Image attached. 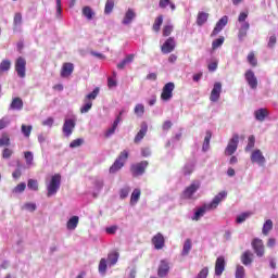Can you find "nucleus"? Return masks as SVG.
<instances>
[{
    "instance_id": "1",
    "label": "nucleus",
    "mask_w": 278,
    "mask_h": 278,
    "mask_svg": "<svg viewBox=\"0 0 278 278\" xmlns=\"http://www.w3.org/2000/svg\"><path fill=\"white\" fill-rule=\"evenodd\" d=\"M224 199H227L226 191H222L218 194H216L210 203H204L203 205L199 206L195 210L193 216L191 217L192 220H201V218H203V216H205L207 212H212V210H216V207L220 205V202Z\"/></svg>"
},
{
    "instance_id": "2",
    "label": "nucleus",
    "mask_w": 278,
    "mask_h": 278,
    "mask_svg": "<svg viewBox=\"0 0 278 278\" xmlns=\"http://www.w3.org/2000/svg\"><path fill=\"white\" fill-rule=\"evenodd\" d=\"M247 18H249L248 11L241 12L238 16V23H240L238 38H239L240 42H242V40H244V38H247V34H248L249 29L251 28V24H249V22H247Z\"/></svg>"
},
{
    "instance_id": "3",
    "label": "nucleus",
    "mask_w": 278,
    "mask_h": 278,
    "mask_svg": "<svg viewBox=\"0 0 278 278\" xmlns=\"http://www.w3.org/2000/svg\"><path fill=\"white\" fill-rule=\"evenodd\" d=\"M47 186V197H54V194H58V191L60 190V186H62V175L54 174L50 181L46 184Z\"/></svg>"
},
{
    "instance_id": "4",
    "label": "nucleus",
    "mask_w": 278,
    "mask_h": 278,
    "mask_svg": "<svg viewBox=\"0 0 278 278\" xmlns=\"http://www.w3.org/2000/svg\"><path fill=\"white\" fill-rule=\"evenodd\" d=\"M127 157H129V152L127 150L122 151L113 165L110 167L109 173H111V175H114V173H118V170H121V168L125 166Z\"/></svg>"
},
{
    "instance_id": "5",
    "label": "nucleus",
    "mask_w": 278,
    "mask_h": 278,
    "mask_svg": "<svg viewBox=\"0 0 278 278\" xmlns=\"http://www.w3.org/2000/svg\"><path fill=\"white\" fill-rule=\"evenodd\" d=\"M15 72L21 79H25L27 75V61L25 58L20 56L15 61Z\"/></svg>"
},
{
    "instance_id": "6",
    "label": "nucleus",
    "mask_w": 278,
    "mask_h": 278,
    "mask_svg": "<svg viewBox=\"0 0 278 278\" xmlns=\"http://www.w3.org/2000/svg\"><path fill=\"white\" fill-rule=\"evenodd\" d=\"M240 143V136L238 134L232 135L225 149V155H233L238 151V144Z\"/></svg>"
},
{
    "instance_id": "7",
    "label": "nucleus",
    "mask_w": 278,
    "mask_h": 278,
    "mask_svg": "<svg viewBox=\"0 0 278 278\" xmlns=\"http://www.w3.org/2000/svg\"><path fill=\"white\" fill-rule=\"evenodd\" d=\"M201 188V182L198 180H194L193 182H191L190 186H188L184 192H182V199H194V194H197V192L199 191V189Z\"/></svg>"
},
{
    "instance_id": "8",
    "label": "nucleus",
    "mask_w": 278,
    "mask_h": 278,
    "mask_svg": "<svg viewBox=\"0 0 278 278\" xmlns=\"http://www.w3.org/2000/svg\"><path fill=\"white\" fill-rule=\"evenodd\" d=\"M77 125V119L75 118H65L62 132L65 136V138H71L73 136V131L75 130V127Z\"/></svg>"
},
{
    "instance_id": "9",
    "label": "nucleus",
    "mask_w": 278,
    "mask_h": 278,
    "mask_svg": "<svg viewBox=\"0 0 278 278\" xmlns=\"http://www.w3.org/2000/svg\"><path fill=\"white\" fill-rule=\"evenodd\" d=\"M147 166H149V162L147 161H141L140 163L131 165L130 172L132 177H141V175H144V170H147Z\"/></svg>"
},
{
    "instance_id": "10",
    "label": "nucleus",
    "mask_w": 278,
    "mask_h": 278,
    "mask_svg": "<svg viewBox=\"0 0 278 278\" xmlns=\"http://www.w3.org/2000/svg\"><path fill=\"white\" fill-rule=\"evenodd\" d=\"M250 160L252 164H257L258 166H264V164H266V157L260 149H256L251 153Z\"/></svg>"
},
{
    "instance_id": "11",
    "label": "nucleus",
    "mask_w": 278,
    "mask_h": 278,
    "mask_svg": "<svg viewBox=\"0 0 278 278\" xmlns=\"http://www.w3.org/2000/svg\"><path fill=\"white\" fill-rule=\"evenodd\" d=\"M173 90H175V83H167L163 87L161 99L163 101H170L173 99Z\"/></svg>"
},
{
    "instance_id": "12",
    "label": "nucleus",
    "mask_w": 278,
    "mask_h": 278,
    "mask_svg": "<svg viewBox=\"0 0 278 278\" xmlns=\"http://www.w3.org/2000/svg\"><path fill=\"white\" fill-rule=\"evenodd\" d=\"M227 23H229V17L227 15H224L215 25L211 36L214 38V36H218L220 34L222 29H225L227 27Z\"/></svg>"
},
{
    "instance_id": "13",
    "label": "nucleus",
    "mask_w": 278,
    "mask_h": 278,
    "mask_svg": "<svg viewBox=\"0 0 278 278\" xmlns=\"http://www.w3.org/2000/svg\"><path fill=\"white\" fill-rule=\"evenodd\" d=\"M220 92H223V84L215 83L211 91L210 101H212V103H216L218 99H220Z\"/></svg>"
},
{
    "instance_id": "14",
    "label": "nucleus",
    "mask_w": 278,
    "mask_h": 278,
    "mask_svg": "<svg viewBox=\"0 0 278 278\" xmlns=\"http://www.w3.org/2000/svg\"><path fill=\"white\" fill-rule=\"evenodd\" d=\"M147 131H149V125L147 124V122H142L140 125V129L134 139L135 144H139V142H142V140H144V136H147Z\"/></svg>"
},
{
    "instance_id": "15",
    "label": "nucleus",
    "mask_w": 278,
    "mask_h": 278,
    "mask_svg": "<svg viewBox=\"0 0 278 278\" xmlns=\"http://www.w3.org/2000/svg\"><path fill=\"white\" fill-rule=\"evenodd\" d=\"M175 47H177V43L175 42V38L169 37L161 47V51L164 54L173 53V51H175Z\"/></svg>"
},
{
    "instance_id": "16",
    "label": "nucleus",
    "mask_w": 278,
    "mask_h": 278,
    "mask_svg": "<svg viewBox=\"0 0 278 278\" xmlns=\"http://www.w3.org/2000/svg\"><path fill=\"white\" fill-rule=\"evenodd\" d=\"M245 81H248V86H250L252 90H257V77H255L253 70L245 72Z\"/></svg>"
},
{
    "instance_id": "17",
    "label": "nucleus",
    "mask_w": 278,
    "mask_h": 278,
    "mask_svg": "<svg viewBox=\"0 0 278 278\" xmlns=\"http://www.w3.org/2000/svg\"><path fill=\"white\" fill-rule=\"evenodd\" d=\"M252 249H254V252L257 255V257H264V241H262V239H253Z\"/></svg>"
},
{
    "instance_id": "18",
    "label": "nucleus",
    "mask_w": 278,
    "mask_h": 278,
    "mask_svg": "<svg viewBox=\"0 0 278 278\" xmlns=\"http://www.w3.org/2000/svg\"><path fill=\"white\" fill-rule=\"evenodd\" d=\"M169 270H170V265L168 264V261L162 260L157 268V276L160 278H164L168 275Z\"/></svg>"
},
{
    "instance_id": "19",
    "label": "nucleus",
    "mask_w": 278,
    "mask_h": 278,
    "mask_svg": "<svg viewBox=\"0 0 278 278\" xmlns=\"http://www.w3.org/2000/svg\"><path fill=\"white\" fill-rule=\"evenodd\" d=\"M75 71V65L73 63H64L61 68V77L66 78L73 75Z\"/></svg>"
},
{
    "instance_id": "20",
    "label": "nucleus",
    "mask_w": 278,
    "mask_h": 278,
    "mask_svg": "<svg viewBox=\"0 0 278 278\" xmlns=\"http://www.w3.org/2000/svg\"><path fill=\"white\" fill-rule=\"evenodd\" d=\"M225 273V256H219L215 263V275L220 277Z\"/></svg>"
},
{
    "instance_id": "21",
    "label": "nucleus",
    "mask_w": 278,
    "mask_h": 278,
    "mask_svg": "<svg viewBox=\"0 0 278 278\" xmlns=\"http://www.w3.org/2000/svg\"><path fill=\"white\" fill-rule=\"evenodd\" d=\"M135 20H136V11H134V9H128L124 15L122 25H131V23H134Z\"/></svg>"
},
{
    "instance_id": "22",
    "label": "nucleus",
    "mask_w": 278,
    "mask_h": 278,
    "mask_svg": "<svg viewBox=\"0 0 278 278\" xmlns=\"http://www.w3.org/2000/svg\"><path fill=\"white\" fill-rule=\"evenodd\" d=\"M152 244H154V249H156V251H160L161 249H164V236L160 232L156 233L152 238Z\"/></svg>"
},
{
    "instance_id": "23",
    "label": "nucleus",
    "mask_w": 278,
    "mask_h": 278,
    "mask_svg": "<svg viewBox=\"0 0 278 278\" xmlns=\"http://www.w3.org/2000/svg\"><path fill=\"white\" fill-rule=\"evenodd\" d=\"M241 263L243 266H251V264H253V254L251 251L247 250L242 253Z\"/></svg>"
},
{
    "instance_id": "24",
    "label": "nucleus",
    "mask_w": 278,
    "mask_h": 278,
    "mask_svg": "<svg viewBox=\"0 0 278 278\" xmlns=\"http://www.w3.org/2000/svg\"><path fill=\"white\" fill-rule=\"evenodd\" d=\"M268 114H269L268 110H266V109H258V110L254 111V117L260 123H264V121H266Z\"/></svg>"
},
{
    "instance_id": "25",
    "label": "nucleus",
    "mask_w": 278,
    "mask_h": 278,
    "mask_svg": "<svg viewBox=\"0 0 278 278\" xmlns=\"http://www.w3.org/2000/svg\"><path fill=\"white\" fill-rule=\"evenodd\" d=\"M136 55L134 54H127L125 56L124 60H122L118 64H117V68L119 71H123V68H125V66H129V64H131L135 60Z\"/></svg>"
},
{
    "instance_id": "26",
    "label": "nucleus",
    "mask_w": 278,
    "mask_h": 278,
    "mask_svg": "<svg viewBox=\"0 0 278 278\" xmlns=\"http://www.w3.org/2000/svg\"><path fill=\"white\" fill-rule=\"evenodd\" d=\"M9 110L21 112V110H23V99H21V98H13L12 102H11V104L9 106Z\"/></svg>"
},
{
    "instance_id": "27",
    "label": "nucleus",
    "mask_w": 278,
    "mask_h": 278,
    "mask_svg": "<svg viewBox=\"0 0 278 278\" xmlns=\"http://www.w3.org/2000/svg\"><path fill=\"white\" fill-rule=\"evenodd\" d=\"M79 225V216H72L66 223V229L68 231H75Z\"/></svg>"
},
{
    "instance_id": "28",
    "label": "nucleus",
    "mask_w": 278,
    "mask_h": 278,
    "mask_svg": "<svg viewBox=\"0 0 278 278\" xmlns=\"http://www.w3.org/2000/svg\"><path fill=\"white\" fill-rule=\"evenodd\" d=\"M140 194H142V191L139 188L134 189L131 195H130V205H137L140 201Z\"/></svg>"
},
{
    "instance_id": "29",
    "label": "nucleus",
    "mask_w": 278,
    "mask_h": 278,
    "mask_svg": "<svg viewBox=\"0 0 278 278\" xmlns=\"http://www.w3.org/2000/svg\"><path fill=\"white\" fill-rule=\"evenodd\" d=\"M207 18H210V14H207L205 12H199L198 17H197V25L199 27H203V25H205V23H207Z\"/></svg>"
},
{
    "instance_id": "30",
    "label": "nucleus",
    "mask_w": 278,
    "mask_h": 278,
    "mask_svg": "<svg viewBox=\"0 0 278 278\" xmlns=\"http://www.w3.org/2000/svg\"><path fill=\"white\" fill-rule=\"evenodd\" d=\"M103 186H104V182H103V178H94L93 180V189H94V197H97V194L103 190Z\"/></svg>"
},
{
    "instance_id": "31",
    "label": "nucleus",
    "mask_w": 278,
    "mask_h": 278,
    "mask_svg": "<svg viewBox=\"0 0 278 278\" xmlns=\"http://www.w3.org/2000/svg\"><path fill=\"white\" fill-rule=\"evenodd\" d=\"M212 140V131L207 130L204 137V142L202 146V151L205 153L210 151V141Z\"/></svg>"
},
{
    "instance_id": "32",
    "label": "nucleus",
    "mask_w": 278,
    "mask_h": 278,
    "mask_svg": "<svg viewBox=\"0 0 278 278\" xmlns=\"http://www.w3.org/2000/svg\"><path fill=\"white\" fill-rule=\"evenodd\" d=\"M270 231H273V219H267L263 225L262 233L263 236H268Z\"/></svg>"
},
{
    "instance_id": "33",
    "label": "nucleus",
    "mask_w": 278,
    "mask_h": 278,
    "mask_svg": "<svg viewBox=\"0 0 278 278\" xmlns=\"http://www.w3.org/2000/svg\"><path fill=\"white\" fill-rule=\"evenodd\" d=\"M98 270L102 277H105V273H108V261L105 258H101Z\"/></svg>"
},
{
    "instance_id": "34",
    "label": "nucleus",
    "mask_w": 278,
    "mask_h": 278,
    "mask_svg": "<svg viewBox=\"0 0 278 278\" xmlns=\"http://www.w3.org/2000/svg\"><path fill=\"white\" fill-rule=\"evenodd\" d=\"M83 16H85V18H87V21H92L93 16H94V11H92V8H90V7H84L83 8Z\"/></svg>"
},
{
    "instance_id": "35",
    "label": "nucleus",
    "mask_w": 278,
    "mask_h": 278,
    "mask_svg": "<svg viewBox=\"0 0 278 278\" xmlns=\"http://www.w3.org/2000/svg\"><path fill=\"white\" fill-rule=\"evenodd\" d=\"M190 251H192V241H190V239H187L184 243L181 255L186 256L190 253Z\"/></svg>"
},
{
    "instance_id": "36",
    "label": "nucleus",
    "mask_w": 278,
    "mask_h": 278,
    "mask_svg": "<svg viewBox=\"0 0 278 278\" xmlns=\"http://www.w3.org/2000/svg\"><path fill=\"white\" fill-rule=\"evenodd\" d=\"M24 160L26 161V166H34V152H24Z\"/></svg>"
},
{
    "instance_id": "37",
    "label": "nucleus",
    "mask_w": 278,
    "mask_h": 278,
    "mask_svg": "<svg viewBox=\"0 0 278 278\" xmlns=\"http://www.w3.org/2000/svg\"><path fill=\"white\" fill-rule=\"evenodd\" d=\"M134 112L136 116H138L139 118H142L144 116V104L142 103L136 104Z\"/></svg>"
},
{
    "instance_id": "38",
    "label": "nucleus",
    "mask_w": 278,
    "mask_h": 278,
    "mask_svg": "<svg viewBox=\"0 0 278 278\" xmlns=\"http://www.w3.org/2000/svg\"><path fill=\"white\" fill-rule=\"evenodd\" d=\"M108 262L109 266H115V264L118 262V253L113 252L108 255Z\"/></svg>"
},
{
    "instance_id": "39",
    "label": "nucleus",
    "mask_w": 278,
    "mask_h": 278,
    "mask_svg": "<svg viewBox=\"0 0 278 278\" xmlns=\"http://www.w3.org/2000/svg\"><path fill=\"white\" fill-rule=\"evenodd\" d=\"M10 68H12V62L10 60H3L0 63V72L1 73H5V72L10 71Z\"/></svg>"
},
{
    "instance_id": "40",
    "label": "nucleus",
    "mask_w": 278,
    "mask_h": 278,
    "mask_svg": "<svg viewBox=\"0 0 278 278\" xmlns=\"http://www.w3.org/2000/svg\"><path fill=\"white\" fill-rule=\"evenodd\" d=\"M252 215H253V213H251V212L241 213L240 215L237 216L236 223H238L240 225V224L244 223V220H247V218H249Z\"/></svg>"
},
{
    "instance_id": "41",
    "label": "nucleus",
    "mask_w": 278,
    "mask_h": 278,
    "mask_svg": "<svg viewBox=\"0 0 278 278\" xmlns=\"http://www.w3.org/2000/svg\"><path fill=\"white\" fill-rule=\"evenodd\" d=\"M92 110V101L84 100V105L80 108V114H88Z\"/></svg>"
},
{
    "instance_id": "42",
    "label": "nucleus",
    "mask_w": 278,
    "mask_h": 278,
    "mask_svg": "<svg viewBox=\"0 0 278 278\" xmlns=\"http://www.w3.org/2000/svg\"><path fill=\"white\" fill-rule=\"evenodd\" d=\"M0 147H10V135L3 132L0 137Z\"/></svg>"
},
{
    "instance_id": "43",
    "label": "nucleus",
    "mask_w": 278,
    "mask_h": 278,
    "mask_svg": "<svg viewBox=\"0 0 278 278\" xmlns=\"http://www.w3.org/2000/svg\"><path fill=\"white\" fill-rule=\"evenodd\" d=\"M97 97H99V87L94 88L92 90V92L88 93L86 97H85V101H94V99H97Z\"/></svg>"
},
{
    "instance_id": "44",
    "label": "nucleus",
    "mask_w": 278,
    "mask_h": 278,
    "mask_svg": "<svg viewBox=\"0 0 278 278\" xmlns=\"http://www.w3.org/2000/svg\"><path fill=\"white\" fill-rule=\"evenodd\" d=\"M162 23H164V16L159 15L153 24V30L154 31H160V28L162 27Z\"/></svg>"
},
{
    "instance_id": "45",
    "label": "nucleus",
    "mask_w": 278,
    "mask_h": 278,
    "mask_svg": "<svg viewBox=\"0 0 278 278\" xmlns=\"http://www.w3.org/2000/svg\"><path fill=\"white\" fill-rule=\"evenodd\" d=\"M131 192V187L125 186L119 190V199H127Z\"/></svg>"
},
{
    "instance_id": "46",
    "label": "nucleus",
    "mask_w": 278,
    "mask_h": 278,
    "mask_svg": "<svg viewBox=\"0 0 278 278\" xmlns=\"http://www.w3.org/2000/svg\"><path fill=\"white\" fill-rule=\"evenodd\" d=\"M25 188H27V184L21 182L12 190V192L13 194H21L25 192Z\"/></svg>"
},
{
    "instance_id": "47",
    "label": "nucleus",
    "mask_w": 278,
    "mask_h": 278,
    "mask_svg": "<svg viewBox=\"0 0 278 278\" xmlns=\"http://www.w3.org/2000/svg\"><path fill=\"white\" fill-rule=\"evenodd\" d=\"M244 275H247V271L244 269V266L242 265H237V269L235 273L236 278H244Z\"/></svg>"
},
{
    "instance_id": "48",
    "label": "nucleus",
    "mask_w": 278,
    "mask_h": 278,
    "mask_svg": "<svg viewBox=\"0 0 278 278\" xmlns=\"http://www.w3.org/2000/svg\"><path fill=\"white\" fill-rule=\"evenodd\" d=\"M193 170H194V163H187L182 168L184 175H192Z\"/></svg>"
},
{
    "instance_id": "49",
    "label": "nucleus",
    "mask_w": 278,
    "mask_h": 278,
    "mask_svg": "<svg viewBox=\"0 0 278 278\" xmlns=\"http://www.w3.org/2000/svg\"><path fill=\"white\" fill-rule=\"evenodd\" d=\"M14 155V150L12 148H4L2 150V159L3 160H10Z\"/></svg>"
},
{
    "instance_id": "50",
    "label": "nucleus",
    "mask_w": 278,
    "mask_h": 278,
    "mask_svg": "<svg viewBox=\"0 0 278 278\" xmlns=\"http://www.w3.org/2000/svg\"><path fill=\"white\" fill-rule=\"evenodd\" d=\"M31 129H33V126L31 125H25L23 124L22 125V134L25 138H29V136H31Z\"/></svg>"
},
{
    "instance_id": "51",
    "label": "nucleus",
    "mask_w": 278,
    "mask_h": 278,
    "mask_svg": "<svg viewBox=\"0 0 278 278\" xmlns=\"http://www.w3.org/2000/svg\"><path fill=\"white\" fill-rule=\"evenodd\" d=\"M114 10V0H106L104 7V14H110Z\"/></svg>"
},
{
    "instance_id": "52",
    "label": "nucleus",
    "mask_w": 278,
    "mask_h": 278,
    "mask_svg": "<svg viewBox=\"0 0 278 278\" xmlns=\"http://www.w3.org/2000/svg\"><path fill=\"white\" fill-rule=\"evenodd\" d=\"M13 24L14 27H21V25H23V14L15 13Z\"/></svg>"
},
{
    "instance_id": "53",
    "label": "nucleus",
    "mask_w": 278,
    "mask_h": 278,
    "mask_svg": "<svg viewBox=\"0 0 278 278\" xmlns=\"http://www.w3.org/2000/svg\"><path fill=\"white\" fill-rule=\"evenodd\" d=\"M255 147V136L251 135L248 138V144L245 147V151L249 152Z\"/></svg>"
},
{
    "instance_id": "54",
    "label": "nucleus",
    "mask_w": 278,
    "mask_h": 278,
    "mask_svg": "<svg viewBox=\"0 0 278 278\" xmlns=\"http://www.w3.org/2000/svg\"><path fill=\"white\" fill-rule=\"evenodd\" d=\"M225 43V37H219L212 42V49H218Z\"/></svg>"
},
{
    "instance_id": "55",
    "label": "nucleus",
    "mask_w": 278,
    "mask_h": 278,
    "mask_svg": "<svg viewBox=\"0 0 278 278\" xmlns=\"http://www.w3.org/2000/svg\"><path fill=\"white\" fill-rule=\"evenodd\" d=\"M84 144V139L83 138H78L73 140L70 143V149H77V147H81Z\"/></svg>"
},
{
    "instance_id": "56",
    "label": "nucleus",
    "mask_w": 278,
    "mask_h": 278,
    "mask_svg": "<svg viewBox=\"0 0 278 278\" xmlns=\"http://www.w3.org/2000/svg\"><path fill=\"white\" fill-rule=\"evenodd\" d=\"M27 187L29 190H34L36 192L38 190V180L29 179Z\"/></svg>"
},
{
    "instance_id": "57",
    "label": "nucleus",
    "mask_w": 278,
    "mask_h": 278,
    "mask_svg": "<svg viewBox=\"0 0 278 278\" xmlns=\"http://www.w3.org/2000/svg\"><path fill=\"white\" fill-rule=\"evenodd\" d=\"M248 62L251 64V66H257V59H255V53L250 52L248 54Z\"/></svg>"
},
{
    "instance_id": "58",
    "label": "nucleus",
    "mask_w": 278,
    "mask_h": 278,
    "mask_svg": "<svg viewBox=\"0 0 278 278\" xmlns=\"http://www.w3.org/2000/svg\"><path fill=\"white\" fill-rule=\"evenodd\" d=\"M56 2V18L62 17V0H55Z\"/></svg>"
},
{
    "instance_id": "59",
    "label": "nucleus",
    "mask_w": 278,
    "mask_h": 278,
    "mask_svg": "<svg viewBox=\"0 0 278 278\" xmlns=\"http://www.w3.org/2000/svg\"><path fill=\"white\" fill-rule=\"evenodd\" d=\"M8 125H10V117H2L0 119V130L5 129V127H8Z\"/></svg>"
},
{
    "instance_id": "60",
    "label": "nucleus",
    "mask_w": 278,
    "mask_h": 278,
    "mask_svg": "<svg viewBox=\"0 0 278 278\" xmlns=\"http://www.w3.org/2000/svg\"><path fill=\"white\" fill-rule=\"evenodd\" d=\"M170 34H173V25H165L163 28V36H170Z\"/></svg>"
},
{
    "instance_id": "61",
    "label": "nucleus",
    "mask_w": 278,
    "mask_h": 278,
    "mask_svg": "<svg viewBox=\"0 0 278 278\" xmlns=\"http://www.w3.org/2000/svg\"><path fill=\"white\" fill-rule=\"evenodd\" d=\"M36 203L28 202L24 204V210H27V212H36Z\"/></svg>"
},
{
    "instance_id": "62",
    "label": "nucleus",
    "mask_w": 278,
    "mask_h": 278,
    "mask_svg": "<svg viewBox=\"0 0 278 278\" xmlns=\"http://www.w3.org/2000/svg\"><path fill=\"white\" fill-rule=\"evenodd\" d=\"M106 233L114 236L118 231V226H111L105 228Z\"/></svg>"
},
{
    "instance_id": "63",
    "label": "nucleus",
    "mask_w": 278,
    "mask_h": 278,
    "mask_svg": "<svg viewBox=\"0 0 278 278\" xmlns=\"http://www.w3.org/2000/svg\"><path fill=\"white\" fill-rule=\"evenodd\" d=\"M169 3H170V0H160L159 8H161V10H164L168 8Z\"/></svg>"
},
{
    "instance_id": "64",
    "label": "nucleus",
    "mask_w": 278,
    "mask_h": 278,
    "mask_svg": "<svg viewBox=\"0 0 278 278\" xmlns=\"http://www.w3.org/2000/svg\"><path fill=\"white\" fill-rule=\"evenodd\" d=\"M141 155H142V157H151V149L142 148L141 149Z\"/></svg>"
}]
</instances>
